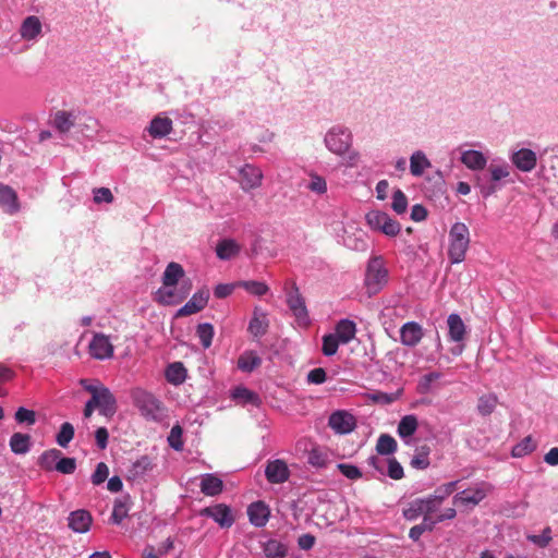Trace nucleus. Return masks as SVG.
Returning <instances> with one entry per match:
<instances>
[{
	"mask_svg": "<svg viewBox=\"0 0 558 558\" xmlns=\"http://www.w3.org/2000/svg\"><path fill=\"white\" fill-rule=\"evenodd\" d=\"M185 271L179 263L171 262L162 274L163 288L156 292L155 301L161 305H175L181 303L190 293L192 282L184 279Z\"/></svg>",
	"mask_w": 558,
	"mask_h": 558,
	"instance_id": "1",
	"label": "nucleus"
},
{
	"mask_svg": "<svg viewBox=\"0 0 558 558\" xmlns=\"http://www.w3.org/2000/svg\"><path fill=\"white\" fill-rule=\"evenodd\" d=\"M82 387L90 393V401L106 417H112L117 410V399L113 393L102 384L93 385L87 379H81Z\"/></svg>",
	"mask_w": 558,
	"mask_h": 558,
	"instance_id": "2",
	"label": "nucleus"
},
{
	"mask_svg": "<svg viewBox=\"0 0 558 558\" xmlns=\"http://www.w3.org/2000/svg\"><path fill=\"white\" fill-rule=\"evenodd\" d=\"M470 245V231L463 222H456L449 231L448 256L452 264L464 260Z\"/></svg>",
	"mask_w": 558,
	"mask_h": 558,
	"instance_id": "3",
	"label": "nucleus"
},
{
	"mask_svg": "<svg viewBox=\"0 0 558 558\" xmlns=\"http://www.w3.org/2000/svg\"><path fill=\"white\" fill-rule=\"evenodd\" d=\"M388 282V270L380 256L372 257L366 267L364 286L368 296L376 295Z\"/></svg>",
	"mask_w": 558,
	"mask_h": 558,
	"instance_id": "4",
	"label": "nucleus"
},
{
	"mask_svg": "<svg viewBox=\"0 0 558 558\" xmlns=\"http://www.w3.org/2000/svg\"><path fill=\"white\" fill-rule=\"evenodd\" d=\"M135 407L148 420L158 421L162 415V403L150 392L135 389L132 392Z\"/></svg>",
	"mask_w": 558,
	"mask_h": 558,
	"instance_id": "5",
	"label": "nucleus"
},
{
	"mask_svg": "<svg viewBox=\"0 0 558 558\" xmlns=\"http://www.w3.org/2000/svg\"><path fill=\"white\" fill-rule=\"evenodd\" d=\"M366 222L371 229L379 231L387 236H396L401 230L400 223L387 213L371 210L366 214Z\"/></svg>",
	"mask_w": 558,
	"mask_h": 558,
	"instance_id": "6",
	"label": "nucleus"
},
{
	"mask_svg": "<svg viewBox=\"0 0 558 558\" xmlns=\"http://www.w3.org/2000/svg\"><path fill=\"white\" fill-rule=\"evenodd\" d=\"M327 148L337 155H343L351 145V134L347 129L332 128L325 136Z\"/></svg>",
	"mask_w": 558,
	"mask_h": 558,
	"instance_id": "7",
	"label": "nucleus"
},
{
	"mask_svg": "<svg viewBox=\"0 0 558 558\" xmlns=\"http://www.w3.org/2000/svg\"><path fill=\"white\" fill-rule=\"evenodd\" d=\"M199 514L211 518L222 529H229L235 521L231 508L226 504L206 507L199 511Z\"/></svg>",
	"mask_w": 558,
	"mask_h": 558,
	"instance_id": "8",
	"label": "nucleus"
},
{
	"mask_svg": "<svg viewBox=\"0 0 558 558\" xmlns=\"http://www.w3.org/2000/svg\"><path fill=\"white\" fill-rule=\"evenodd\" d=\"M489 486L487 484H481L474 488L464 489L454 495L452 501L454 506H477L488 494Z\"/></svg>",
	"mask_w": 558,
	"mask_h": 558,
	"instance_id": "9",
	"label": "nucleus"
},
{
	"mask_svg": "<svg viewBox=\"0 0 558 558\" xmlns=\"http://www.w3.org/2000/svg\"><path fill=\"white\" fill-rule=\"evenodd\" d=\"M287 303L298 323L302 326H307L310 320L305 301L295 283H293L291 291L288 293Z\"/></svg>",
	"mask_w": 558,
	"mask_h": 558,
	"instance_id": "10",
	"label": "nucleus"
},
{
	"mask_svg": "<svg viewBox=\"0 0 558 558\" xmlns=\"http://www.w3.org/2000/svg\"><path fill=\"white\" fill-rule=\"evenodd\" d=\"M328 425L335 433L344 435L355 429L356 420L351 413L339 410L329 416Z\"/></svg>",
	"mask_w": 558,
	"mask_h": 558,
	"instance_id": "11",
	"label": "nucleus"
},
{
	"mask_svg": "<svg viewBox=\"0 0 558 558\" xmlns=\"http://www.w3.org/2000/svg\"><path fill=\"white\" fill-rule=\"evenodd\" d=\"M208 289H201L182 306L175 314V317H184L201 312L208 303Z\"/></svg>",
	"mask_w": 558,
	"mask_h": 558,
	"instance_id": "12",
	"label": "nucleus"
},
{
	"mask_svg": "<svg viewBox=\"0 0 558 558\" xmlns=\"http://www.w3.org/2000/svg\"><path fill=\"white\" fill-rule=\"evenodd\" d=\"M265 476L271 484H282L289 480L290 471L283 460L277 459L267 463Z\"/></svg>",
	"mask_w": 558,
	"mask_h": 558,
	"instance_id": "13",
	"label": "nucleus"
},
{
	"mask_svg": "<svg viewBox=\"0 0 558 558\" xmlns=\"http://www.w3.org/2000/svg\"><path fill=\"white\" fill-rule=\"evenodd\" d=\"M90 355L98 360L109 359L113 355V345L105 335H95L89 343Z\"/></svg>",
	"mask_w": 558,
	"mask_h": 558,
	"instance_id": "14",
	"label": "nucleus"
},
{
	"mask_svg": "<svg viewBox=\"0 0 558 558\" xmlns=\"http://www.w3.org/2000/svg\"><path fill=\"white\" fill-rule=\"evenodd\" d=\"M241 175V187L244 191H251L254 189H257L262 185L263 180V172L259 168L252 166V165H245L240 170Z\"/></svg>",
	"mask_w": 558,
	"mask_h": 558,
	"instance_id": "15",
	"label": "nucleus"
},
{
	"mask_svg": "<svg viewBox=\"0 0 558 558\" xmlns=\"http://www.w3.org/2000/svg\"><path fill=\"white\" fill-rule=\"evenodd\" d=\"M423 329L420 324L409 322L400 329L401 343L407 347H415L423 338Z\"/></svg>",
	"mask_w": 558,
	"mask_h": 558,
	"instance_id": "16",
	"label": "nucleus"
},
{
	"mask_svg": "<svg viewBox=\"0 0 558 558\" xmlns=\"http://www.w3.org/2000/svg\"><path fill=\"white\" fill-rule=\"evenodd\" d=\"M68 520L69 527L76 533H86L93 522L92 514L87 510L83 509L71 512Z\"/></svg>",
	"mask_w": 558,
	"mask_h": 558,
	"instance_id": "17",
	"label": "nucleus"
},
{
	"mask_svg": "<svg viewBox=\"0 0 558 558\" xmlns=\"http://www.w3.org/2000/svg\"><path fill=\"white\" fill-rule=\"evenodd\" d=\"M536 154L527 148H522L512 155V162L524 172L532 171L536 166Z\"/></svg>",
	"mask_w": 558,
	"mask_h": 558,
	"instance_id": "18",
	"label": "nucleus"
},
{
	"mask_svg": "<svg viewBox=\"0 0 558 558\" xmlns=\"http://www.w3.org/2000/svg\"><path fill=\"white\" fill-rule=\"evenodd\" d=\"M154 468V463L148 456H143L131 464L128 469V480L140 481Z\"/></svg>",
	"mask_w": 558,
	"mask_h": 558,
	"instance_id": "19",
	"label": "nucleus"
},
{
	"mask_svg": "<svg viewBox=\"0 0 558 558\" xmlns=\"http://www.w3.org/2000/svg\"><path fill=\"white\" fill-rule=\"evenodd\" d=\"M247 514L253 525L262 527L268 521L269 509L263 501H256L248 507Z\"/></svg>",
	"mask_w": 558,
	"mask_h": 558,
	"instance_id": "20",
	"label": "nucleus"
},
{
	"mask_svg": "<svg viewBox=\"0 0 558 558\" xmlns=\"http://www.w3.org/2000/svg\"><path fill=\"white\" fill-rule=\"evenodd\" d=\"M149 135L154 138H161L172 131V120L167 117H155L147 129Z\"/></svg>",
	"mask_w": 558,
	"mask_h": 558,
	"instance_id": "21",
	"label": "nucleus"
},
{
	"mask_svg": "<svg viewBox=\"0 0 558 558\" xmlns=\"http://www.w3.org/2000/svg\"><path fill=\"white\" fill-rule=\"evenodd\" d=\"M0 205L5 213L13 214L19 209L17 195L15 191L8 185H0Z\"/></svg>",
	"mask_w": 558,
	"mask_h": 558,
	"instance_id": "22",
	"label": "nucleus"
},
{
	"mask_svg": "<svg viewBox=\"0 0 558 558\" xmlns=\"http://www.w3.org/2000/svg\"><path fill=\"white\" fill-rule=\"evenodd\" d=\"M201 492L206 496H217L223 489V482L214 474H205L201 481Z\"/></svg>",
	"mask_w": 558,
	"mask_h": 558,
	"instance_id": "23",
	"label": "nucleus"
},
{
	"mask_svg": "<svg viewBox=\"0 0 558 558\" xmlns=\"http://www.w3.org/2000/svg\"><path fill=\"white\" fill-rule=\"evenodd\" d=\"M10 449L15 454H26L31 450L32 438L28 434L14 433L9 441Z\"/></svg>",
	"mask_w": 558,
	"mask_h": 558,
	"instance_id": "24",
	"label": "nucleus"
},
{
	"mask_svg": "<svg viewBox=\"0 0 558 558\" xmlns=\"http://www.w3.org/2000/svg\"><path fill=\"white\" fill-rule=\"evenodd\" d=\"M20 33L22 38L33 40L41 33V22L37 16H27L22 23Z\"/></svg>",
	"mask_w": 558,
	"mask_h": 558,
	"instance_id": "25",
	"label": "nucleus"
},
{
	"mask_svg": "<svg viewBox=\"0 0 558 558\" xmlns=\"http://www.w3.org/2000/svg\"><path fill=\"white\" fill-rule=\"evenodd\" d=\"M356 333V325L350 319H341L337 323L335 335L341 341V343H349Z\"/></svg>",
	"mask_w": 558,
	"mask_h": 558,
	"instance_id": "26",
	"label": "nucleus"
},
{
	"mask_svg": "<svg viewBox=\"0 0 558 558\" xmlns=\"http://www.w3.org/2000/svg\"><path fill=\"white\" fill-rule=\"evenodd\" d=\"M240 253V245L231 239L220 241L216 246V254L220 259L227 260Z\"/></svg>",
	"mask_w": 558,
	"mask_h": 558,
	"instance_id": "27",
	"label": "nucleus"
},
{
	"mask_svg": "<svg viewBox=\"0 0 558 558\" xmlns=\"http://www.w3.org/2000/svg\"><path fill=\"white\" fill-rule=\"evenodd\" d=\"M449 337L452 341H462L465 335V326L458 314H450L448 317Z\"/></svg>",
	"mask_w": 558,
	"mask_h": 558,
	"instance_id": "28",
	"label": "nucleus"
},
{
	"mask_svg": "<svg viewBox=\"0 0 558 558\" xmlns=\"http://www.w3.org/2000/svg\"><path fill=\"white\" fill-rule=\"evenodd\" d=\"M461 161L469 169L472 170H482L486 166L485 156L478 150H466L461 156Z\"/></svg>",
	"mask_w": 558,
	"mask_h": 558,
	"instance_id": "29",
	"label": "nucleus"
},
{
	"mask_svg": "<svg viewBox=\"0 0 558 558\" xmlns=\"http://www.w3.org/2000/svg\"><path fill=\"white\" fill-rule=\"evenodd\" d=\"M75 116L72 112L60 110L53 118L54 128L61 133H68L75 124Z\"/></svg>",
	"mask_w": 558,
	"mask_h": 558,
	"instance_id": "30",
	"label": "nucleus"
},
{
	"mask_svg": "<svg viewBox=\"0 0 558 558\" xmlns=\"http://www.w3.org/2000/svg\"><path fill=\"white\" fill-rule=\"evenodd\" d=\"M62 456V452L58 449H49L44 451L38 458V465L40 469L45 471L56 470V464L59 461V458Z\"/></svg>",
	"mask_w": 558,
	"mask_h": 558,
	"instance_id": "31",
	"label": "nucleus"
},
{
	"mask_svg": "<svg viewBox=\"0 0 558 558\" xmlns=\"http://www.w3.org/2000/svg\"><path fill=\"white\" fill-rule=\"evenodd\" d=\"M166 378L170 384L180 385L186 378V369L181 362H174L167 367Z\"/></svg>",
	"mask_w": 558,
	"mask_h": 558,
	"instance_id": "32",
	"label": "nucleus"
},
{
	"mask_svg": "<svg viewBox=\"0 0 558 558\" xmlns=\"http://www.w3.org/2000/svg\"><path fill=\"white\" fill-rule=\"evenodd\" d=\"M417 426L418 422L415 415H405L400 420L398 424V435L401 438L410 437L416 432Z\"/></svg>",
	"mask_w": 558,
	"mask_h": 558,
	"instance_id": "33",
	"label": "nucleus"
},
{
	"mask_svg": "<svg viewBox=\"0 0 558 558\" xmlns=\"http://www.w3.org/2000/svg\"><path fill=\"white\" fill-rule=\"evenodd\" d=\"M430 167V161L422 151H415L410 158V171L414 177L423 174L425 168Z\"/></svg>",
	"mask_w": 558,
	"mask_h": 558,
	"instance_id": "34",
	"label": "nucleus"
},
{
	"mask_svg": "<svg viewBox=\"0 0 558 558\" xmlns=\"http://www.w3.org/2000/svg\"><path fill=\"white\" fill-rule=\"evenodd\" d=\"M262 364V359L253 351H246L240 355L238 367L243 372H252Z\"/></svg>",
	"mask_w": 558,
	"mask_h": 558,
	"instance_id": "35",
	"label": "nucleus"
},
{
	"mask_svg": "<svg viewBox=\"0 0 558 558\" xmlns=\"http://www.w3.org/2000/svg\"><path fill=\"white\" fill-rule=\"evenodd\" d=\"M130 498L123 497L117 499L111 513V520L114 524H120L124 518L128 517L130 510Z\"/></svg>",
	"mask_w": 558,
	"mask_h": 558,
	"instance_id": "36",
	"label": "nucleus"
},
{
	"mask_svg": "<svg viewBox=\"0 0 558 558\" xmlns=\"http://www.w3.org/2000/svg\"><path fill=\"white\" fill-rule=\"evenodd\" d=\"M430 448L427 445H423L415 450V454L411 460V465L415 469L424 470L429 465Z\"/></svg>",
	"mask_w": 558,
	"mask_h": 558,
	"instance_id": "37",
	"label": "nucleus"
},
{
	"mask_svg": "<svg viewBox=\"0 0 558 558\" xmlns=\"http://www.w3.org/2000/svg\"><path fill=\"white\" fill-rule=\"evenodd\" d=\"M537 447L536 441L532 438V436H526L519 444H517L512 448V456L515 458L524 457L531 452H533Z\"/></svg>",
	"mask_w": 558,
	"mask_h": 558,
	"instance_id": "38",
	"label": "nucleus"
},
{
	"mask_svg": "<svg viewBox=\"0 0 558 558\" xmlns=\"http://www.w3.org/2000/svg\"><path fill=\"white\" fill-rule=\"evenodd\" d=\"M328 454L327 452L318 447L313 446L308 451L307 462L314 468H324L327 464Z\"/></svg>",
	"mask_w": 558,
	"mask_h": 558,
	"instance_id": "39",
	"label": "nucleus"
},
{
	"mask_svg": "<svg viewBox=\"0 0 558 558\" xmlns=\"http://www.w3.org/2000/svg\"><path fill=\"white\" fill-rule=\"evenodd\" d=\"M498 403V398L494 393H488L480 397L477 402V410L483 415H489L494 412Z\"/></svg>",
	"mask_w": 558,
	"mask_h": 558,
	"instance_id": "40",
	"label": "nucleus"
},
{
	"mask_svg": "<svg viewBox=\"0 0 558 558\" xmlns=\"http://www.w3.org/2000/svg\"><path fill=\"white\" fill-rule=\"evenodd\" d=\"M232 398L242 404H257L259 401L258 396L245 387H236L232 392Z\"/></svg>",
	"mask_w": 558,
	"mask_h": 558,
	"instance_id": "41",
	"label": "nucleus"
},
{
	"mask_svg": "<svg viewBox=\"0 0 558 558\" xmlns=\"http://www.w3.org/2000/svg\"><path fill=\"white\" fill-rule=\"evenodd\" d=\"M376 450L379 454H391L397 450V441L390 435L383 434L377 440Z\"/></svg>",
	"mask_w": 558,
	"mask_h": 558,
	"instance_id": "42",
	"label": "nucleus"
},
{
	"mask_svg": "<svg viewBox=\"0 0 558 558\" xmlns=\"http://www.w3.org/2000/svg\"><path fill=\"white\" fill-rule=\"evenodd\" d=\"M238 287L243 288L248 293L257 296L266 294L269 290L266 283L255 280L238 281Z\"/></svg>",
	"mask_w": 558,
	"mask_h": 558,
	"instance_id": "43",
	"label": "nucleus"
},
{
	"mask_svg": "<svg viewBox=\"0 0 558 558\" xmlns=\"http://www.w3.org/2000/svg\"><path fill=\"white\" fill-rule=\"evenodd\" d=\"M197 337L201 340L202 345L207 349L211 345L213 338L215 335L214 327L209 323H203L197 326Z\"/></svg>",
	"mask_w": 558,
	"mask_h": 558,
	"instance_id": "44",
	"label": "nucleus"
},
{
	"mask_svg": "<svg viewBox=\"0 0 558 558\" xmlns=\"http://www.w3.org/2000/svg\"><path fill=\"white\" fill-rule=\"evenodd\" d=\"M74 437V427L71 423L65 422L61 425L59 433L57 434L56 440L57 444L62 447L66 448L71 440Z\"/></svg>",
	"mask_w": 558,
	"mask_h": 558,
	"instance_id": "45",
	"label": "nucleus"
},
{
	"mask_svg": "<svg viewBox=\"0 0 558 558\" xmlns=\"http://www.w3.org/2000/svg\"><path fill=\"white\" fill-rule=\"evenodd\" d=\"M341 341L335 333H328L323 337V348L322 351L324 355L331 356L335 355L338 351L339 343Z\"/></svg>",
	"mask_w": 558,
	"mask_h": 558,
	"instance_id": "46",
	"label": "nucleus"
},
{
	"mask_svg": "<svg viewBox=\"0 0 558 558\" xmlns=\"http://www.w3.org/2000/svg\"><path fill=\"white\" fill-rule=\"evenodd\" d=\"M392 209L398 214H404L408 208V199L405 194L401 190L395 191L392 195Z\"/></svg>",
	"mask_w": 558,
	"mask_h": 558,
	"instance_id": "47",
	"label": "nucleus"
},
{
	"mask_svg": "<svg viewBox=\"0 0 558 558\" xmlns=\"http://www.w3.org/2000/svg\"><path fill=\"white\" fill-rule=\"evenodd\" d=\"M286 548L277 541H269L265 546V554L268 558H283Z\"/></svg>",
	"mask_w": 558,
	"mask_h": 558,
	"instance_id": "48",
	"label": "nucleus"
},
{
	"mask_svg": "<svg viewBox=\"0 0 558 558\" xmlns=\"http://www.w3.org/2000/svg\"><path fill=\"white\" fill-rule=\"evenodd\" d=\"M56 470L62 474H73L76 470V460L74 458L60 457L56 464Z\"/></svg>",
	"mask_w": 558,
	"mask_h": 558,
	"instance_id": "49",
	"label": "nucleus"
},
{
	"mask_svg": "<svg viewBox=\"0 0 558 558\" xmlns=\"http://www.w3.org/2000/svg\"><path fill=\"white\" fill-rule=\"evenodd\" d=\"M15 421L20 424L26 423L27 425H34L36 423V413L33 410L26 408H19L15 412Z\"/></svg>",
	"mask_w": 558,
	"mask_h": 558,
	"instance_id": "50",
	"label": "nucleus"
},
{
	"mask_svg": "<svg viewBox=\"0 0 558 558\" xmlns=\"http://www.w3.org/2000/svg\"><path fill=\"white\" fill-rule=\"evenodd\" d=\"M267 323L265 322V318L254 317L250 322L248 325V331L254 337H262L267 332Z\"/></svg>",
	"mask_w": 558,
	"mask_h": 558,
	"instance_id": "51",
	"label": "nucleus"
},
{
	"mask_svg": "<svg viewBox=\"0 0 558 558\" xmlns=\"http://www.w3.org/2000/svg\"><path fill=\"white\" fill-rule=\"evenodd\" d=\"M421 501V505L424 507L425 509V514H432L434 513L436 510H438V508L440 507V505L442 504V499H440L438 497V495H436L435 493L433 495H430L429 497H427L426 499H420Z\"/></svg>",
	"mask_w": 558,
	"mask_h": 558,
	"instance_id": "52",
	"label": "nucleus"
},
{
	"mask_svg": "<svg viewBox=\"0 0 558 558\" xmlns=\"http://www.w3.org/2000/svg\"><path fill=\"white\" fill-rule=\"evenodd\" d=\"M109 475V468L105 462H99L95 472L92 475V483L94 485L102 484Z\"/></svg>",
	"mask_w": 558,
	"mask_h": 558,
	"instance_id": "53",
	"label": "nucleus"
},
{
	"mask_svg": "<svg viewBox=\"0 0 558 558\" xmlns=\"http://www.w3.org/2000/svg\"><path fill=\"white\" fill-rule=\"evenodd\" d=\"M337 469L349 480H359L362 477V472L355 465L339 463Z\"/></svg>",
	"mask_w": 558,
	"mask_h": 558,
	"instance_id": "54",
	"label": "nucleus"
},
{
	"mask_svg": "<svg viewBox=\"0 0 558 558\" xmlns=\"http://www.w3.org/2000/svg\"><path fill=\"white\" fill-rule=\"evenodd\" d=\"M527 539L539 547H546L551 541L550 527H545L539 535H529Z\"/></svg>",
	"mask_w": 558,
	"mask_h": 558,
	"instance_id": "55",
	"label": "nucleus"
},
{
	"mask_svg": "<svg viewBox=\"0 0 558 558\" xmlns=\"http://www.w3.org/2000/svg\"><path fill=\"white\" fill-rule=\"evenodd\" d=\"M421 514H425V509L421 505L420 499L413 501L410 507L403 511V515L407 520H415Z\"/></svg>",
	"mask_w": 558,
	"mask_h": 558,
	"instance_id": "56",
	"label": "nucleus"
},
{
	"mask_svg": "<svg viewBox=\"0 0 558 558\" xmlns=\"http://www.w3.org/2000/svg\"><path fill=\"white\" fill-rule=\"evenodd\" d=\"M307 189L317 194H324L327 191V183L324 178L313 174L311 175V182Z\"/></svg>",
	"mask_w": 558,
	"mask_h": 558,
	"instance_id": "57",
	"label": "nucleus"
},
{
	"mask_svg": "<svg viewBox=\"0 0 558 558\" xmlns=\"http://www.w3.org/2000/svg\"><path fill=\"white\" fill-rule=\"evenodd\" d=\"M93 194H94V202L97 204H99L101 202L111 204L114 199L113 194L111 193L110 189H108V187L94 189Z\"/></svg>",
	"mask_w": 558,
	"mask_h": 558,
	"instance_id": "58",
	"label": "nucleus"
},
{
	"mask_svg": "<svg viewBox=\"0 0 558 558\" xmlns=\"http://www.w3.org/2000/svg\"><path fill=\"white\" fill-rule=\"evenodd\" d=\"M182 429L179 425H175L170 430V436L168 438L170 446L175 450H181L183 442L181 440Z\"/></svg>",
	"mask_w": 558,
	"mask_h": 558,
	"instance_id": "59",
	"label": "nucleus"
},
{
	"mask_svg": "<svg viewBox=\"0 0 558 558\" xmlns=\"http://www.w3.org/2000/svg\"><path fill=\"white\" fill-rule=\"evenodd\" d=\"M235 288H238V282L220 283V284L216 286V288L214 289V295L217 299H225V298L229 296L234 291Z\"/></svg>",
	"mask_w": 558,
	"mask_h": 558,
	"instance_id": "60",
	"label": "nucleus"
},
{
	"mask_svg": "<svg viewBox=\"0 0 558 558\" xmlns=\"http://www.w3.org/2000/svg\"><path fill=\"white\" fill-rule=\"evenodd\" d=\"M388 475L392 480H401L403 477V468L395 458L388 460Z\"/></svg>",
	"mask_w": 558,
	"mask_h": 558,
	"instance_id": "61",
	"label": "nucleus"
},
{
	"mask_svg": "<svg viewBox=\"0 0 558 558\" xmlns=\"http://www.w3.org/2000/svg\"><path fill=\"white\" fill-rule=\"evenodd\" d=\"M458 481L449 482L436 488L435 494L442 500L450 496L457 489Z\"/></svg>",
	"mask_w": 558,
	"mask_h": 558,
	"instance_id": "62",
	"label": "nucleus"
},
{
	"mask_svg": "<svg viewBox=\"0 0 558 558\" xmlns=\"http://www.w3.org/2000/svg\"><path fill=\"white\" fill-rule=\"evenodd\" d=\"M326 372L322 367H316L307 374V381L311 384L319 385L325 383Z\"/></svg>",
	"mask_w": 558,
	"mask_h": 558,
	"instance_id": "63",
	"label": "nucleus"
},
{
	"mask_svg": "<svg viewBox=\"0 0 558 558\" xmlns=\"http://www.w3.org/2000/svg\"><path fill=\"white\" fill-rule=\"evenodd\" d=\"M96 444L100 449H105L108 445L109 433L106 427H98L95 432Z\"/></svg>",
	"mask_w": 558,
	"mask_h": 558,
	"instance_id": "64",
	"label": "nucleus"
}]
</instances>
